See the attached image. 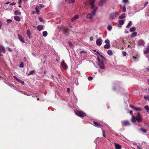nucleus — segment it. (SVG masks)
<instances>
[{"mask_svg":"<svg viewBox=\"0 0 149 149\" xmlns=\"http://www.w3.org/2000/svg\"><path fill=\"white\" fill-rule=\"evenodd\" d=\"M104 42L107 44H110V41L108 39H107L106 40H105Z\"/></svg>","mask_w":149,"mask_h":149,"instance_id":"obj_41","label":"nucleus"},{"mask_svg":"<svg viewBox=\"0 0 149 149\" xmlns=\"http://www.w3.org/2000/svg\"><path fill=\"white\" fill-rule=\"evenodd\" d=\"M118 15V14L117 12H114L110 14L109 18L111 20H113L115 19Z\"/></svg>","mask_w":149,"mask_h":149,"instance_id":"obj_4","label":"nucleus"},{"mask_svg":"<svg viewBox=\"0 0 149 149\" xmlns=\"http://www.w3.org/2000/svg\"><path fill=\"white\" fill-rule=\"evenodd\" d=\"M47 35V32L46 31H45L42 33V35L44 37L46 36Z\"/></svg>","mask_w":149,"mask_h":149,"instance_id":"obj_31","label":"nucleus"},{"mask_svg":"<svg viewBox=\"0 0 149 149\" xmlns=\"http://www.w3.org/2000/svg\"><path fill=\"white\" fill-rule=\"evenodd\" d=\"M93 78L92 77H88V79L89 81H91L93 79Z\"/></svg>","mask_w":149,"mask_h":149,"instance_id":"obj_46","label":"nucleus"},{"mask_svg":"<svg viewBox=\"0 0 149 149\" xmlns=\"http://www.w3.org/2000/svg\"><path fill=\"white\" fill-rule=\"evenodd\" d=\"M79 17V15H74V16L72 18L71 20L72 21H73L75 20L76 19H78Z\"/></svg>","mask_w":149,"mask_h":149,"instance_id":"obj_18","label":"nucleus"},{"mask_svg":"<svg viewBox=\"0 0 149 149\" xmlns=\"http://www.w3.org/2000/svg\"><path fill=\"white\" fill-rule=\"evenodd\" d=\"M67 92L69 94L70 93V89L69 88H67Z\"/></svg>","mask_w":149,"mask_h":149,"instance_id":"obj_47","label":"nucleus"},{"mask_svg":"<svg viewBox=\"0 0 149 149\" xmlns=\"http://www.w3.org/2000/svg\"><path fill=\"white\" fill-rule=\"evenodd\" d=\"M0 51L2 52L3 53H5L6 50L5 48L3 45H0Z\"/></svg>","mask_w":149,"mask_h":149,"instance_id":"obj_13","label":"nucleus"},{"mask_svg":"<svg viewBox=\"0 0 149 149\" xmlns=\"http://www.w3.org/2000/svg\"><path fill=\"white\" fill-rule=\"evenodd\" d=\"M39 6L41 8H44V6H43L42 5L40 4H39Z\"/></svg>","mask_w":149,"mask_h":149,"instance_id":"obj_56","label":"nucleus"},{"mask_svg":"<svg viewBox=\"0 0 149 149\" xmlns=\"http://www.w3.org/2000/svg\"><path fill=\"white\" fill-rule=\"evenodd\" d=\"M83 52H84L85 53H86V52L85 51H83V50H82V51H81L80 52V53L81 54H82V53Z\"/></svg>","mask_w":149,"mask_h":149,"instance_id":"obj_59","label":"nucleus"},{"mask_svg":"<svg viewBox=\"0 0 149 149\" xmlns=\"http://www.w3.org/2000/svg\"><path fill=\"white\" fill-rule=\"evenodd\" d=\"M17 81L19 83H21L22 85H23L24 84V82L23 81L20 79H19Z\"/></svg>","mask_w":149,"mask_h":149,"instance_id":"obj_38","label":"nucleus"},{"mask_svg":"<svg viewBox=\"0 0 149 149\" xmlns=\"http://www.w3.org/2000/svg\"><path fill=\"white\" fill-rule=\"evenodd\" d=\"M125 13H124L122 14L121 15L119 16V19H123L125 18Z\"/></svg>","mask_w":149,"mask_h":149,"instance_id":"obj_21","label":"nucleus"},{"mask_svg":"<svg viewBox=\"0 0 149 149\" xmlns=\"http://www.w3.org/2000/svg\"><path fill=\"white\" fill-rule=\"evenodd\" d=\"M16 4V3L15 2H13L12 3H11L10 4V5H14Z\"/></svg>","mask_w":149,"mask_h":149,"instance_id":"obj_55","label":"nucleus"},{"mask_svg":"<svg viewBox=\"0 0 149 149\" xmlns=\"http://www.w3.org/2000/svg\"><path fill=\"white\" fill-rule=\"evenodd\" d=\"M39 20L40 21V22H44V20L43 19H42V18L40 17H39Z\"/></svg>","mask_w":149,"mask_h":149,"instance_id":"obj_45","label":"nucleus"},{"mask_svg":"<svg viewBox=\"0 0 149 149\" xmlns=\"http://www.w3.org/2000/svg\"><path fill=\"white\" fill-rule=\"evenodd\" d=\"M130 107L132 108L134 110L135 109V107H134V106H132V105H130Z\"/></svg>","mask_w":149,"mask_h":149,"instance_id":"obj_53","label":"nucleus"},{"mask_svg":"<svg viewBox=\"0 0 149 149\" xmlns=\"http://www.w3.org/2000/svg\"><path fill=\"white\" fill-rule=\"evenodd\" d=\"M14 18L15 20H16L18 22H19L20 21V18L18 16H17V15L15 16L14 17Z\"/></svg>","mask_w":149,"mask_h":149,"instance_id":"obj_19","label":"nucleus"},{"mask_svg":"<svg viewBox=\"0 0 149 149\" xmlns=\"http://www.w3.org/2000/svg\"><path fill=\"white\" fill-rule=\"evenodd\" d=\"M18 37L19 40L23 43H25V41L24 38L19 34L18 35Z\"/></svg>","mask_w":149,"mask_h":149,"instance_id":"obj_10","label":"nucleus"},{"mask_svg":"<svg viewBox=\"0 0 149 149\" xmlns=\"http://www.w3.org/2000/svg\"><path fill=\"white\" fill-rule=\"evenodd\" d=\"M148 4V2H146L145 4H144V6L145 7L146 6V5H147Z\"/></svg>","mask_w":149,"mask_h":149,"instance_id":"obj_62","label":"nucleus"},{"mask_svg":"<svg viewBox=\"0 0 149 149\" xmlns=\"http://www.w3.org/2000/svg\"><path fill=\"white\" fill-rule=\"evenodd\" d=\"M90 39L91 41H92L93 39V38L92 36L90 37Z\"/></svg>","mask_w":149,"mask_h":149,"instance_id":"obj_61","label":"nucleus"},{"mask_svg":"<svg viewBox=\"0 0 149 149\" xmlns=\"http://www.w3.org/2000/svg\"><path fill=\"white\" fill-rule=\"evenodd\" d=\"M104 66H98L99 67L98 68L101 70L105 68Z\"/></svg>","mask_w":149,"mask_h":149,"instance_id":"obj_42","label":"nucleus"},{"mask_svg":"<svg viewBox=\"0 0 149 149\" xmlns=\"http://www.w3.org/2000/svg\"><path fill=\"white\" fill-rule=\"evenodd\" d=\"M13 77L17 81L19 79L17 78L15 76H14Z\"/></svg>","mask_w":149,"mask_h":149,"instance_id":"obj_51","label":"nucleus"},{"mask_svg":"<svg viewBox=\"0 0 149 149\" xmlns=\"http://www.w3.org/2000/svg\"><path fill=\"white\" fill-rule=\"evenodd\" d=\"M136 111H141L142 110V109L140 107H135L134 110Z\"/></svg>","mask_w":149,"mask_h":149,"instance_id":"obj_34","label":"nucleus"},{"mask_svg":"<svg viewBox=\"0 0 149 149\" xmlns=\"http://www.w3.org/2000/svg\"><path fill=\"white\" fill-rule=\"evenodd\" d=\"M67 2L68 4H73L74 3L75 0H69L67 1Z\"/></svg>","mask_w":149,"mask_h":149,"instance_id":"obj_22","label":"nucleus"},{"mask_svg":"<svg viewBox=\"0 0 149 149\" xmlns=\"http://www.w3.org/2000/svg\"><path fill=\"white\" fill-rule=\"evenodd\" d=\"M97 9V7H95L94 10L91 12V13H89L87 15L86 18L90 20L92 19L93 17L95 15V13Z\"/></svg>","mask_w":149,"mask_h":149,"instance_id":"obj_2","label":"nucleus"},{"mask_svg":"<svg viewBox=\"0 0 149 149\" xmlns=\"http://www.w3.org/2000/svg\"><path fill=\"white\" fill-rule=\"evenodd\" d=\"M123 55L125 56L126 55V52H125L123 51Z\"/></svg>","mask_w":149,"mask_h":149,"instance_id":"obj_49","label":"nucleus"},{"mask_svg":"<svg viewBox=\"0 0 149 149\" xmlns=\"http://www.w3.org/2000/svg\"><path fill=\"white\" fill-rule=\"evenodd\" d=\"M61 65H63L64 64V61H63L62 62H61Z\"/></svg>","mask_w":149,"mask_h":149,"instance_id":"obj_63","label":"nucleus"},{"mask_svg":"<svg viewBox=\"0 0 149 149\" xmlns=\"http://www.w3.org/2000/svg\"><path fill=\"white\" fill-rule=\"evenodd\" d=\"M96 54L99 55L101 57V59L98 58V60L99 63L98 65H104L106 62V59L104 56L100 54L98 51L96 52Z\"/></svg>","mask_w":149,"mask_h":149,"instance_id":"obj_1","label":"nucleus"},{"mask_svg":"<svg viewBox=\"0 0 149 149\" xmlns=\"http://www.w3.org/2000/svg\"><path fill=\"white\" fill-rule=\"evenodd\" d=\"M129 113L131 115H132V116H133V111L132 110L130 111H129Z\"/></svg>","mask_w":149,"mask_h":149,"instance_id":"obj_52","label":"nucleus"},{"mask_svg":"<svg viewBox=\"0 0 149 149\" xmlns=\"http://www.w3.org/2000/svg\"><path fill=\"white\" fill-rule=\"evenodd\" d=\"M102 132H103V136L104 137H106V136H105V132H104V131H102Z\"/></svg>","mask_w":149,"mask_h":149,"instance_id":"obj_58","label":"nucleus"},{"mask_svg":"<svg viewBox=\"0 0 149 149\" xmlns=\"http://www.w3.org/2000/svg\"><path fill=\"white\" fill-rule=\"evenodd\" d=\"M39 7L38 6H37L35 8V9H36V12H37V13L38 14H39V12H40V11L38 9Z\"/></svg>","mask_w":149,"mask_h":149,"instance_id":"obj_39","label":"nucleus"},{"mask_svg":"<svg viewBox=\"0 0 149 149\" xmlns=\"http://www.w3.org/2000/svg\"><path fill=\"white\" fill-rule=\"evenodd\" d=\"M145 44V42L142 40H140L138 41L137 45L139 46H143Z\"/></svg>","mask_w":149,"mask_h":149,"instance_id":"obj_6","label":"nucleus"},{"mask_svg":"<svg viewBox=\"0 0 149 149\" xmlns=\"http://www.w3.org/2000/svg\"><path fill=\"white\" fill-rule=\"evenodd\" d=\"M105 2V0H100L98 3L99 6H102Z\"/></svg>","mask_w":149,"mask_h":149,"instance_id":"obj_14","label":"nucleus"},{"mask_svg":"<svg viewBox=\"0 0 149 149\" xmlns=\"http://www.w3.org/2000/svg\"><path fill=\"white\" fill-rule=\"evenodd\" d=\"M137 32H134L133 33H132L131 35V38H133L134 37L136 36V35L137 34Z\"/></svg>","mask_w":149,"mask_h":149,"instance_id":"obj_24","label":"nucleus"},{"mask_svg":"<svg viewBox=\"0 0 149 149\" xmlns=\"http://www.w3.org/2000/svg\"><path fill=\"white\" fill-rule=\"evenodd\" d=\"M143 97L145 100H147L149 101V95H144Z\"/></svg>","mask_w":149,"mask_h":149,"instance_id":"obj_33","label":"nucleus"},{"mask_svg":"<svg viewBox=\"0 0 149 149\" xmlns=\"http://www.w3.org/2000/svg\"><path fill=\"white\" fill-rule=\"evenodd\" d=\"M114 144L115 149H121V147L120 145L115 143Z\"/></svg>","mask_w":149,"mask_h":149,"instance_id":"obj_12","label":"nucleus"},{"mask_svg":"<svg viewBox=\"0 0 149 149\" xmlns=\"http://www.w3.org/2000/svg\"><path fill=\"white\" fill-rule=\"evenodd\" d=\"M144 109L146 110L147 112H148L149 111V107L148 105H146L144 106Z\"/></svg>","mask_w":149,"mask_h":149,"instance_id":"obj_37","label":"nucleus"},{"mask_svg":"<svg viewBox=\"0 0 149 149\" xmlns=\"http://www.w3.org/2000/svg\"><path fill=\"white\" fill-rule=\"evenodd\" d=\"M37 29L39 31H40L43 29V26L42 25H38L37 27Z\"/></svg>","mask_w":149,"mask_h":149,"instance_id":"obj_16","label":"nucleus"},{"mask_svg":"<svg viewBox=\"0 0 149 149\" xmlns=\"http://www.w3.org/2000/svg\"><path fill=\"white\" fill-rule=\"evenodd\" d=\"M75 112L77 115L80 117H84L86 116V114L84 112L80 111H76Z\"/></svg>","mask_w":149,"mask_h":149,"instance_id":"obj_3","label":"nucleus"},{"mask_svg":"<svg viewBox=\"0 0 149 149\" xmlns=\"http://www.w3.org/2000/svg\"><path fill=\"white\" fill-rule=\"evenodd\" d=\"M126 11V6L125 5H124L122 8V11L123 12H125Z\"/></svg>","mask_w":149,"mask_h":149,"instance_id":"obj_36","label":"nucleus"},{"mask_svg":"<svg viewBox=\"0 0 149 149\" xmlns=\"http://www.w3.org/2000/svg\"><path fill=\"white\" fill-rule=\"evenodd\" d=\"M15 14V15H20L21 14V13L20 12L18 11L17 10H15L14 11Z\"/></svg>","mask_w":149,"mask_h":149,"instance_id":"obj_29","label":"nucleus"},{"mask_svg":"<svg viewBox=\"0 0 149 149\" xmlns=\"http://www.w3.org/2000/svg\"><path fill=\"white\" fill-rule=\"evenodd\" d=\"M136 119L137 121L139 123H141L142 122V120L139 113H138L137 115L136 116Z\"/></svg>","mask_w":149,"mask_h":149,"instance_id":"obj_5","label":"nucleus"},{"mask_svg":"<svg viewBox=\"0 0 149 149\" xmlns=\"http://www.w3.org/2000/svg\"><path fill=\"white\" fill-rule=\"evenodd\" d=\"M119 24L121 25H123L124 23V21L123 20H120L118 21Z\"/></svg>","mask_w":149,"mask_h":149,"instance_id":"obj_26","label":"nucleus"},{"mask_svg":"<svg viewBox=\"0 0 149 149\" xmlns=\"http://www.w3.org/2000/svg\"><path fill=\"white\" fill-rule=\"evenodd\" d=\"M121 123L123 126H127L130 125L129 122L128 120L122 121Z\"/></svg>","mask_w":149,"mask_h":149,"instance_id":"obj_7","label":"nucleus"},{"mask_svg":"<svg viewBox=\"0 0 149 149\" xmlns=\"http://www.w3.org/2000/svg\"><path fill=\"white\" fill-rule=\"evenodd\" d=\"M18 3L19 4H21L22 3V0H19Z\"/></svg>","mask_w":149,"mask_h":149,"instance_id":"obj_60","label":"nucleus"},{"mask_svg":"<svg viewBox=\"0 0 149 149\" xmlns=\"http://www.w3.org/2000/svg\"><path fill=\"white\" fill-rule=\"evenodd\" d=\"M133 123H135L136 121V117L134 116H132V118L131 119Z\"/></svg>","mask_w":149,"mask_h":149,"instance_id":"obj_25","label":"nucleus"},{"mask_svg":"<svg viewBox=\"0 0 149 149\" xmlns=\"http://www.w3.org/2000/svg\"><path fill=\"white\" fill-rule=\"evenodd\" d=\"M23 61H24V64L25 65H26V58L25 57H24L23 59Z\"/></svg>","mask_w":149,"mask_h":149,"instance_id":"obj_44","label":"nucleus"},{"mask_svg":"<svg viewBox=\"0 0 149 149\" xmlns=\"http://www.w3.org/2000/svg\"><path fill=\"white\" fill-rule=\"evenodd\" d=\"M26 34L29 37V39H31V31L30 29H28L26 32Z\"/></svg>","mask_w":149,"mask_h":149,"instance_id":"obj_15","label":"nucleus"},{"mask_svg":"<svg viewBox=\"0 0 149 149\" xmlns=\"http://www.w3.org/2000/svg\"><path fill=\"white\" fill-rule=\"evenodd\" d=\"M96 44L98 46H100L102 44V40L101 39H98L96 41Z\"/></svg>","mask_w":149,"mask_h":149,"instance_id":"obj_11","label":"nucleus"},{"mask_svg":"<svg viewBox=\"0 0 149 149\" xmlns=\"http://www.w3.org/2000/svg\"><path fill=\"white\" fill-rule=\"evenodd\" d=\"M36 73L35 71V70H32L30 71L28 74V76H29L32 74H34Z\"/></svg>","mask_w":149,"mask_h":149,"instance_id":"obj_23","label":"nucleus"},{"mask_svg":"<svg viewBox=\"0 0 149 149\" xmlns=\"http://www.w3.org/2000/svg\"><path fill=\"white\" fill-rule=\"evenodd\" d=\"M107 29L108 31H111L112 29V26L110 24L108 25L107 26Z\"/></svg>","mask_w":149,"mask_h":149,"instance_id":"obj_27","label":"nucleus"},{"mask_svg":"<svg viewBox=\"0 0 149 149\" xmlns=\"http://www.w3.org/2000/svg\"><path fill=\"white\" fill-rule=\"evenodd\" d=\"M132 24V22L131 21H130L127 25L126 26V28H129L131 25Z\"/></svg>","mask_w":149,"mask_h":149,"instance_id":"obj_32","label":"nucleus"},{"mask_svg":"<svg viewBox=\"0 0 149 149\" xmlns=\"http://www.w3.org/2000/svg\"><path fill=\"white\" fill-rule=\"evenodd\" d=\"M93 123L97 127L101 128L103 127L102 125L98 123L95 121H93Z\"/></svg>","mask_w":149,"mask_h":149,"instance_id":"obj_9","label":"nucleus"},{"mask_svg":"<svg viewBox=\"0 0 149 149\" xmlns=\"http://www.w3.org/2000/svg\"><path fill=\"white\" fill-rule=\"evenodd\" d=\"M140 130L143 132L146 133L147 132V130L145 129H144L143 128H141L140 129Z\"/></svg>","mask_w":149,"mask_h":149,"instance_id":"obj_40","label":"nucleus"},{"mask_svg":"<svg viewBox=\"0 0 149 149\" xmlns=\"http://www.w3.org/2000/svg\"><path fill=\"white\" fill-rule=\"evenodd\" d=\"M107 53L109 56H111L113 54L112 51L110 50H109L107 51Z\"/></svg>","mask_w":149,"mask_h":149,"instance_id":"obj_30","label":"nucleus"},{"mask_svg":"<svg viewBox=\"0 0 149 149\" xmlns=\"http://www.w3.org/2000/svg\"><path fill=\"white\" fill-rule=\"evenodd\" d=\"M7 22L8 24H9L11 23L12 22V20L10 19H8L7 20Z\"/></svg>","mask_w":149,"mask_h":149,"instance_id":"obj_43","label":"nucleus"},{"mask_svg":"<svg viewBox=\"0 0 149 149\" xmlns=\"http://www.w3.org/2000/svg\"><path fill=\"white\" fill-rule=\"evenodd\" d=\"M77 68V66H72L71 68V70L73 72H74L75 71L76 72V71L75 70V69H74V68L76 69Z\"/></svg>","mask_w":149,"mask_h":149,"instance_id":"obj_20","label":"nucleus"},{"mask_svg":"<svg viewBox=\"0 0 149 149\" xmlns=\"http://www.w3.org/2000/svg\"><path fill=\"white\" fill-rule=\"evenodd\" d=\"M110 44H106L104 46V48L105 49H109L110 47Z\"/></svg>","mask_w":149,"mask_h":149,"instance_id":"obj_28","label":"nucleus"},{"mask_svg":"<svg viewBox=\"0 0 149 149\" xmlns=\"http://www.w3.org/2000/svg\"><path fill=\"white\" fill-rule=\"evenodd\" d=\"M123 3H126L128 2V0H123Z\"/></svg>","mask_w":149,"mask_h":149,"instance_id":"obj_48","label":"nucleus"},{"mask_svg":"<svg viewBox=\"0 0 149 149\" xmlns=\"http://www.w3.org/2000/svg\"><path fill=\"white\" fill-rule=\"evenodd\" d=\"M136 29V28L134 27L131 28L130 29V31L131 32H133Z\"/></svg>","mask_w":149,"mask_h":149,"instance_id":"obj_35","label":"nucleus"},{"mask_svg":"<svg viewBox=\"0 0 149 149\" xmlns=\"http://www.w3.org/2000/svg\"><path fill=\"white\" fill-rule=\"evenodd\" d=\"M2 24H3L2 23L1 21H0V29H1V26H2Z\"/></svg>","mask_w":149,"mask_h":149,"instance_id":"obj_57","label":"nucleus"},{"mask_svg":"<svg viewBox=\"0 0 149 149\" xmlns=\"http://www.w3.org/2000/svg\"><path fill=\"white\" fill-rule=\"evenodd\" d=\"M68 44H69V46L70 47H72L73 45L72 43L70 42H69Z\"/></svg>","mask_w":149,"mask_h":149,"instance_id":"obj_50","label":"nucleus"},{"mask_svg":"<svg viewBox=\"0 0 149 149\" xmlns=\"http://www.w3.org/2000/svg\"><path fill=\"white\" fill-rule=\"evenodd\" d=\"M149 52V46H147L146 49L144 51V53L147 54Z\"/></svg>","mask_w":149,"mask_h":149,"instance_id":"obj_17","label":"nucleus"},{"mask_svg":"<svg viewBox=\"0 0 149 149\" xmlns=\"http://www.w3.org/2000/svg\"><path fill=\"white\" fill-rule=\"evenodd\" d=\"M89 2L91 6V9L95 7L94 5L95 0H89Z\"/></svg>","mask_w":149,"mask_h":149,"instance_id":"obj_8","label":"nucleus"},{"mask_svg":"<svg viewBox=\"0 0 149 149\" xmlns=\"http://www.w3.org/2000/svg\"><path fill=\"white\" fill-rule=\"evenodd\" d=\"M7 49H8V50L10 52H12V49L11 48H10V47H7Z\"/></svg>","mask_w":149,"mask_h":149,"instance_id":"obj_54","label":"nucleus"},{"mask_svg":"<svg viewBox=\"0 0 149 149\" xmlns=\"http://www.w3.org/2000/svg\"><path fill=\"white\" fill-rule=\"evenodd\" d=\"M137 148L138 149H141V148L139 146H138L137 147Z\"/></svg>","mask_w":149,"mask_h":149,"instance_id":"obj_64","label":"nucleus"}]
</instances>
